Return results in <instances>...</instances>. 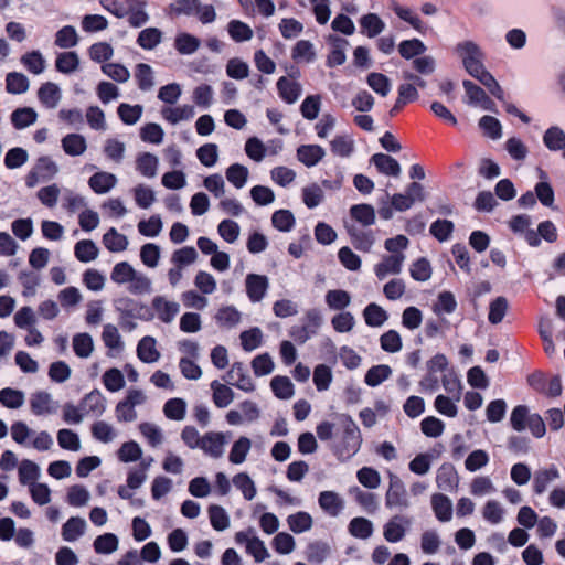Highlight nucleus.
<instances>
[{"label": "nucleus", "instance_id": "obj_38", "mask_svg": "<svg viewBox=\"0 0 565 565\" xmlns=\"http://www.w3.org/2000/svg\"><path fill=\"white\" fill-rule=\"evenodd\" d=\"M79 66V58L76 52L68 51L60 53L55 61V67L60 73L71 74Z\"/></svg>", "mask_w": 565, "mask_h": 565}, {"label": "nucleus", "instance_id": "obj_48", "mask_svg": "<svg viewBox=\"0 0 565 565\" xmlns=\"http://www.w3.org/2000/svg\"><path fill=\"white\" fill-rule=\"evenodd\" d=\"M78 43V34L74 26L65 25L55 34V45L61 49H70Z\"/></svg>", "mask_w": 565, "mask_h": 565}, {"label": "nucleus", "instance_id": "obj_20", "mask_svg": "<svg viewBox=\"0 0 565 565\" xmlns=\"http://www.w3.org/2000/svg\"><path fill=\"white\" fill-rule=\"evenodd\" d=\"M324 154V149L318 145H302L297 149L298 160L307 167L316 166Z\"/></svg>", "mask_w": 565, "mask_h": 565}, {"label": "nucleus", "instance_id": "obj_1", "mask_svg": "<svg viewBox=\"0 0 565 565\" xmlns=\"http://www.w3.org/2000/svg\"><path fill=\"white\" fill-rule=\"evenodd\" d=\"M343 435L340 445L335 449V455L341 459H349L355 455L362 445L360 428L349 415L341 416Z\"/></svg>", "mask_w": 565, "mask_h": 565}, {"label": "nucleus", "instance_id": "obj_32", "mask_svg": "<svg viewBox=\"0 0 565 565\" xmlns=\"http://www.w3.org/2000/svg\"><path fill=\"white\" fill-rule=\"evenodd\" d=\"M437 487L444 491H451L458 486V476L451 466H441L436 476Z\"/></svg>", "mask_w": 565, "mask_h": 565}, {"label": "nucleus", "instance_id": "obj_4", "mask_svg": "<svg viewBox=\"0 0 565 565\" xmlns=\"http://www.w3.org/2000/svg\"><path fill=\"white\" fill-rule=\"evenodd\" d=\"M385 505L388 509L404 510L409 507V500L403 481L395 475H390V484L385 493Z\"/></svg>", "mask_w": 565, "mask_h": 565}, {"label": "nucleus", "instance_id": "obj_52", "mask_svg": "<svg viewBox=\"0 0 565 565\" xmlns=\"http://www.w3.org/2000/svg\"><path fill=\"white\" fill-rule=\"evenodd\" d=\"M287 523L294 533H302L312 527L313 521L309 513L300 511L295 514H290L287 518Z\"/></svg>", "mask_w": 565, "mask_h": 565}, {"label": "nucleus", "instance_id": "obj_45", "mask_svg": "<svg viewBox=\"0 0 565 565\" xmlns=\"http://www.w3.org/2000/svg\"><path fill=\"white\" fill-rule=\"evenodd\" d=\"M349 532L354 537L366 540L373 534V523L362 516L353 518L349 523Z\"/></svg>", "mask_w": 565, "mask_h": 565}, {"label": "nucleus", "instance_id": "obj_10", "mask_svg": "<svg viewBox=\"0 0 565 565\" xmlns=\"http://www.w3.org/2000/svg\"><path fill=\"white\" fill-rule=\"evenodd\" d=\"M246 294L252 302H259L266 295L269 280L267 276L248 274L245 279Z\"/></svg>", "mask_w": 565, "mask_h": 565}, {"label": "nucleus", "instance_id": "obj_11", "mask_svg": "<svg viewBox=\"0 0 565 565\" xmlns=\"http://www.w3.org/2000/svg\"><path fill=\"white\" fill-rule=\"evenodd\" d=\"M225 381L244 392H253L255 390V385L242 362L232 364L231 370L225 376Z\"/></svg>", "mask_w": 565, "mask_h": 565}, {"label": "nucleus", "instance_id": "obj_56", "mask_svg": "<svg viewBox=\"0 0 565 565\" xmlns=\"http://www.w3.org/2000/svg\"><path fill=\"white\" fill-rule=\"evenodd\" d=\"M0 403L11 409L20 408L24 403V394L22 391L10 387L0 391Z\"/></svg>", "mask_w": 565, "mask_h": 565}, {"label": "nucleus", "instance_id": "obj_19", "mask_svg": "<svg viewBox=\"0 0 565 565\" xmlns=\"http://www.w3.org/2000/svg\"><path fill=\"white\" fill-rule=\"evenodd\" d=\"M137 355L143 363H154L160 359V352L156 348V339L143 337L137 345Z\"/></svg>", "mask_w": 565, "mask_h": 565}, {"label": "nucleus", "instance_id": "obj_63", "mask_svg": "<svg viewBox=\"0 0 565 565\" xmlns=\"http://www.w3.org/2000/svg\"><path fill=\"white\" fill-rule=\"evenodd\" d=\"M58 446L65 450L78 451L81 449V441L78 435L67 428L60 429L57 433Z\"/></svg>", "mask_w": 565, "mask_h": 565}, {"label": "nucleus", "instance_id": "obj_12", "mask_svg": "<svg viewBox=\"0 0 565 565\" xmlns=\"http://www.w3.org/2000/svg\"><path fill=\"white\" fill-rule=\"evenodd\" d=\"M151 305L158 319L164 323L172 322L180 311V305L178 302L170 301L163 296H156L152 299Z\"/></svg>", "mask_w": 565, "mask_h": 565}, {"label": "nucleus", "instance_id": "obj_30", "mask_svg": "<svg viewBox=\"0 0 565 565\" xmlns=\"http://www.w3.org/2000/svg\"><path fill=\"white\" fill-rule=\"evenodd\" d=\"M215 321L222 328H234L241 321V312L233 306L221 307L215 315Z\"/></svg>", "mask_w": 565, "mask_h": 565}, {"label": "nucleus", "instance_id": "obj_35", "mask_svg": "<svg viewBox=\"0 0 565 565\" xmlns=\"http://www.w3.org/2000/svg\"><path fill=\"white\" fill-rule=\"evenodd\" d=\"M103 244L108 250L118 253L127 248L128 239L124 234L118 233L116 228L111 227L104 234Z\"/></svg>", "mask_w": 565, "mask_h": 565}, {"label": "nucleus", "instance_id": "obj_47", "mask_svg": "<svg viewBox=\"0 0 565 565\" xmlns=\"http://www.w3.org/2000/svg\"><path fill=\"white\" fill-rule=\"evenodd\" d=\"M365 323L370 327H381L387 320L386 311L376 303H370L363 310Z\"/></svg>", "mask_w": 565, "mask_h": 565}, {"label": "nucleus", "instance_id": "obj_13", "mask_svg": "<svg viewBox=\"0 0 565 565\" xmlns=\"http://www.w3.org/2000/svg\"><path fill=\"white\" fill-rule=\"evenodd\" d=\"M114 306L121 319L142 318L141 311L145 308L143 305L128 296L115 299Z\"/></svg>", "mask_w": 565, "mask_h": 565}, {"label": "nucleus", "instance_id": "obj_27", "mask_svg": "<svg viewBox=\"0 0 565 565\" xmlns=\"http://www.w3.org/2000/svg\"><path fill=\"white\" fill-rule=\"evenodd\" d=\"M162 117L172 125L183 120H189L194 116V108L191 105H182L178 107H166L161 110Z\"/></svg>", "mask_w": 565, "mask_h": 565}, {"label": "nucleus", "instance_id": "obj_31", "mask_svg": "<svg viewBox=\"0 0 565 565\" xmlns=\"http://www.w3.org/2000/svg\"><path fill=\"white\" fill-rule=\"evenodd\" d=\"M38 114L31 107L17 108L11 114V122L15 129H24L36 121Z\"/></svg>", "mask_w": 565, "mask_h": 565}, {"label": "nucleus", "instance_id": "obj_36", "mask_svg": "<svg viewBox=\"0 0 565 565\" xmlns=\"http://www.w3.org/2000/svg\"><path fill=\"white\" fill-rule=\"evenodd\" d=\"M211 388L213 391V402L217 407L224 408L233 402L234 392L225 384H222L218 381H213L211 383Z\"/></svg>", "mask_w": 565, "mask_h": 565}, {"label": "nucleus", "instance_id": "obj_17", "mask_svg": "<svg viewBox=\"0 0 565 565\" xmlns=\"http://www.w3.org/2000/svg\"><path fill=\"white\" fill-rule=\"evenodd\" d=\"M88 184L95 193L104 194L117 184V177L110 172H96L89 178Z\"/></svg>", "mask_w": 565, "mask_h": 565}, {"label": "nucleus", "instance_id": "obj_18", "mask_svg": "<svg viewBox=\"0 0 565 565\" xmlns=\"http://www.w3.org/2000/svg\"><path fill=\"white\" fill-rule=\"evenodd\" d=\"M371 162L376 167L379 172L385 175L398 177L401 173L399 163L388 154L375 153L372 156Z\"/></svg>", "mask_w": 565, "mask_h": 565}, {"label": "nucleus", "instance_id": "obj_58", "mask_svg": "<svg viewBox=\"0 0 565 565\" xmlns=\"http://www.w3.org/2000/svg\"><path fill=\"white\" fill-rule=\"evenodd\" d=\"M143 107L141 105H129L122 103L119 105L117 113L119 118L126 125H135L141 117Z\"/></svg>", "mask_w": 565, "mask_h": 565}, {"label": "nucleus", "instance_id": "obj_49", "mask_svg": "<svg viewBox=\"0 0 565 565\" xmlns=\"http://www.w3.org/2000/svg\"><path fill=\"white\" fill-rule=\"evenodd\" d=\"M33 169L42 178L43 182L53 179L58 172L57 164L47 156L40 157L33 166Z\"/></svg>", "mask_w": 565, "mask_h": 565}, {"label": "nucleus", "instance_id": "obj_23", "mask_svg": "<svg viewBox=\"0 0 565 565\" xmlns=\"http://www.w3.org/2000/svg\"><path fill=\"white\" fill-rule=\"evenodd\" d=\"M352 245L361 252L367 253L371 250L375 237L372 231H363L356 227L349 228Z\"/></svg>", "mask_w": 565, "mask_h": 565}, {"label": "nucleus", "instance_id": "obj_59", "mask_svg": "<svg viewBox=\"0 0 565 565\" xmlns=\"http://www.w3.org/2000/svg\"><path fill=\"white\" fill-rule=\"evenodd\" d=\"M211 525L216 531H224L230 526V518L224 508L212 504L209 507Z\"/></svg>", "mask_w": 565, "mask_h": 565}, {"label": "nucleus", "instance_id": "obj_39", "mask_svg": "<svg viewBox=\"0 0 565 565\" xmlns=\"http://www.w3.org/2000/svg\"><path fill=\"white\" fill-rule=\"evenodd\" d=\"M30 82L29 78L18 72H11L7 74L6 77V88L10 94H23L29 89Z\"/></svg>", "mask_w": 565, "mask_h": 565}, {"label": "nucleus", "instance_id": "obj_55", "mask_svg": "<svg viewBox=\"0 0 565 565\" xmlns=\"http://www.w3.org/2000/svg\"><path fill=\"white\" fill-rule=\"evenodd\" d=\"M128 290L132 295L150 294L152 291V281L147 275L136 270L129 282Z\"/></svg>", "mask_w": 565, "mask_h": 565}, {"label": "nucleus", "instance_id": "obj_60", "mask_svg": "<svg viewBox=\"0 0 565 565\" xmlns=\"http://www.w3.org/2000/svg\"><path fill=\"white\" fill-rule=\"evenodd\" d=\"M326 302L333 310H342L350 305L351 297L345 290H329L326 295Z\"/></svg>", "mask_w": 565, "mask_h": 565}, {"label": "nucleus", "instance_id": "obj_61", "mask_svg": "<svg viewBox=\"0 0 565 565\" xmlns=\"http://www.w3.org/2000/svg\"><path fill=\"white\" fill-rule=\"evenodd\" d=\"M350 213L354 220H356L364 226L372 225L375 222V211L372 205H369V204L353 205L350 210Z\"/></svg>", "mask_w": 565, "mask_h": 565}, {"label": "nucleus", "instance_id": "obj_50", "mask_svg": "<svg viewBox=\"0 0 565 565\" xmlns=\"http://www.w3.org/2000/svg\"><path fill=\"white\" fill-rule=\"evenodd\" d=\"M392 374V369L386 364H380L372 366L365 374L364 382L371 386L375 387L380 385L382 382L387 380Z\"/></svg>", "mask_w": 565, "mask_h": 565}, {"label": "nucleus", "instance_id": "obj_41", "mask_svg": "<svg viewBox=\"0 0 565 565\" xmlns=\"http://www.w3.org/2000/svg\"><path fill=\"white\" fill-rule=\"evenodd\" d=\"M201 45V41L189 33H180L174 40L175 50L183 55L193 54Z\"/></svg>", "mask_w": 565, "mask_h": 565}, {"label": "nucleus", "instance_id": "obj_28", "mask_svg": "<svg viewBox=\"0 0 565 565\" xmlns=\"http://www.w3.org/2000/svg\"><path fill=\"white\" fill-rule=\"evenodd\" d=\"M40 102L47 108H55L61 99V90L54 83L47 82L38 90Z\"/></svg>", "mask_w": 565, "mask_h": 565}, {"label": "nucleus", "instance_id": "obj_2", "mask_svg": "<svg viewBox=\"0 0 565 565\" xmlns=\"http://www.w3.org/2000/svg\"><path fill=\"white\" fill-rule=\"evenodd\" d=\"M456 51L462 60L466 71L473 77L486 68L481 62L482 54L478 45L471 41L457 44Z\"/></svg>", "mask_w": 565, "mask_h": 565}, {"label": "nucleus", "instance_id": "obj_3", "mask_svg": "<svg viewBox=\"0 0 565 565\" xmlns=\"http://www.w3.org/2000/svg\"><path fill=\"white\" fill-rule=\"evenodd\" d=\"M322 323V316L318 309H309L305 313L303 324L295 326L290 330V337L298 343H305L313 334L317 333L318 329Z\"/></svg>", "mask_w": 565, "mask_h": 565}, {"label": "nucleus", "instance_id": "obj_42", "mask_svg": "<svg viewBox=\"0 0 565 565\" xmlns=\"http://www.w3.org/2000/svg\"><path fill=\"white\" fill-rule=\"evenodd\" d=\"M40 477V467L29 459H23L19 466V481L21 484L35 483Z\"/></svg>", "mask_w": 565, "mask_h": 565}, {"label": "nucleus", "instance_id": "obj_37", "mask_svg": "<svg viewBox=\"0 0 565 565\" xmlns=\"http://www.w3.org/2000/svg\"><path fill=\"white\" fill-rule=\"evenodd\" d=\"M92 436L103 443H111L117 437L116 429L105 420H97L90 427Z\"/></svg>", "mask_w": 565, "mask_h": 565}, {"label": "nucleus", "instance_id": "obj_34", "mask_svg": "<svg viewBox=\"0 0 565 565\" xmlns=\"http://www.w3.org/2000/svg\"><path fill=\"white\" fill-rule=\"evenodd\" d=\"M360 25L362 33L366 34L369 38H375L385 28L383 20L375 13H367L361 17Z\"/></svg>", "mask_w": 565, "mask_h": 565}, {"label": "nucleus", "instance_id": "obj_15", "mask_svg": "<svg viewBox=\"0 0 565 565\" xmlns=\"http://www.w3.org/2000/svg\"><path fill=\"white\" fill-rule=\"evenodd\" d=\"M30 407L34 415L52 414L56 411L55 403L47 392H35L31 395Z\"/></svg>", "mask_w": 565, "mask_h": 565}, {"label": "nucleus", "instance_id": "obj_57", "mask_svg": "<svg viewBox=\"0 0 565 565\" xmlns=\"http://www.w3.org/2000/svg\"><path fill=\"white\" fill-rule=\"evenodd\" d=\"M198 259V252L192 246H185L173 252L171 263L179 267H186Z\"/></svg>", "mask_w": 565, "mask_h": 565}, {"label": "nucleus", "instance_id": "obj_54", "mask_svg": "<svg viewBox=\"0 0 565 565\" xmlns=\"http://www.w3.org/2000/svg\"><path fill=\"white\" fill-rule=\"evenodd\" d=\"M136 269L128 262L117 263L111 273L110 279L118 285L129 284Z\"/></svg>", "mask_w": 565, "mask_h": 565}, {"label": "nucleus", "instance_id": "obj_21", "mask_svg": "<svg viewBox=\"0 0 565 565\" xmlns=\"http://www.w3.org/2000/svg\"><path fill=\"white\" fill-rule=\"evenodd\" d=\"M543 142L551 151H562L565 159V132L563 129L557 126L548 128L543 136Z\"/></svg>", "mask_w": 565, "mask_h": 565}, {"label": "nucleus", "instance_id": "obj_64", "mask_svg": "<svg viewBox=\"0 0 565 565\" xmlns=\"http://www.w3.org/2000/svg\"><path fill=\"white\" fill-rule=\"evenodd\" d=\"M431 273L430 263L425 257L414 262L409 268L411 277L416 281H427L431 277Z\"/></svg>", "mask_w": 565, "mask_h": 565}, {"label": "nucleus", "instance_id": "obj_29", "mask_svg": "<svg viewBox=\"0 0 565 565\" xmlns=\"http://www.w3.org/2000/svg\"><path fill=\"white\" fill-rule=\"evenodd\" d=\"M559 478L558 469L555 466L548 469L537 470L534 475L533 489L535 493L542 494L550 482Z\"/></svg>", "mask_w": 565, "mask_h": 565}, {"label": "nucleus", "instance_id": "obj_33", "mask_svg": "<svg viewBox=\"0 0 565 565\" xmlns=\"http://www.w3.org/2000/svg\"><path fill=\"white\" fill-rule=\"evenodd\" d=\"M99 249L90 239H82L75 244L74 254L82 263H89L98 257Z\"/></svg>", "mask_w": 565, "mask_h": 565}, {"label": "nucleus", "instance_id": "obj_16", "mask_svg": "<svg viewBox=\"0 0 565 565\" xmlns=\"http://www.w3.org/2000/svg\"><path fill=\"white\" fill-rule=\"evenodd\" d=\"M328 41L332 46L327 60L328 66L342 65L345 62V49L349 46V42L338 35H329Z\"/></svg>", "mask_w": 565, "mask_h": 565}, {"label": "nucleus", "instance_id": "obj_8", "mask_svg": "<svg viewBox=\"0 0 565 565\" xmlns=\"http://www.w3.org/2000/svg\"><path fill=\"white\" fill-rule=\"evenodd\" d=\"M405 259V254L383 256L382 260L374 267L376 277L383 280L388 275H398L402 271Z\"/></svg>", "mask_w": 565, "mask_h": 565}, {"label": "nucleus", "instance_id": "obj_25", "mask_svg": "<svg viewBox=\"0 0 565 565\" xmlns=\"http://www.w3.org/2000/svg\"><path fill=\"white\" fill-rule=\"evenodd\" d=\"M431 507L436 518L441 522L451 520L452 504L448 497L441 493H436L431 497Z\"/></svg>", "mask_w": 565, "mask_h": 565}, {"label": "nucleus", "instance_id": "obj_14", "mask_svg": "<svg viewBox=\"0 0 565 565\" xmlns=\"http://www.w3.org/2000/svg\"><path fill=\"white\" fill-rule=\"evenodd\" d=\"M319 507L330 516H338L343 508V499L334 491H322L318 498Z\"/></svg>", "mask_w": 565, "mask_h": 565}, {"label": "nucleus", "instance_id": "obj_46", "mask_svg": "<svg viewBox=\"0 0 565 565\" xmlns=\"http://www.w3.org/2000/svg\"><path fill=\"white\" fill-rule=\"evenodd\" d=\"M73 349L78 358L86 359L90 356L94 350V341L90 334L77 333L73 337Z\"/></svg>", "mask_w": 565, "mask_h": 565}, {"label": "nucleus", "instance_id": "obj_6", "mask_svg": "<svg viewBox=\"0 0 565 565\" xmlns=\"http://www.w3.org/2000/svg\"><path fill=\"white\" fill-rule=\"evenodd\" d=\"M227 444L226 436L218 431H207L202 436L200 449L212 458H221L224 454L225 445Z\"/></svg>", "mask_w": 565, "mask_h": 565}, {"label": "nucleus", "instance_id": "obj_43", "mask_svg": "<svg viewBox=\"0 0 565 565\" xmlns=\"http://www.w3.org/2000/svg\"><path fill=\"white\" fill-rule=\"evenodd\" d=\"M102 340L105 347L110 350L119 352L124 349V342L121 340V335L118 331V328L111 323H107L104 326L102 332Z\"/></svg>", "mask_w": 565, "mask_h": 565}, {"label": "nucleus", "instance_id": "obj_53", "mask_svg": "<svg viewBox=\"0 0 565 565\" xmlns=\"http://www.w3.org/2000/svg\"><path fill=\"white\" fill-rule=\"evenodd\" d=\"M158 158L149 152H145L137 158V170L147 178H153L157 174Z\"/></svg>", "mask_w": 565, "mask_h": 565}, {"label": "nucleus", "instance_id": "obj_7", "mask_svg": "<svg viewBox=\"0 0 565 565\" xmlns=\"http://www.w3.org/2000/svg\"><path fill=\"white\" fill-rule=\"evenodd\" d=\"M235 541L238 544H245L247 553L253 555L257 563L265 561L268 556L264 542L252 535L250 532H237L235 534Z\"/></svg>", "mask_w": 565, "mask_h": 565}, {"label": "nucleus", "instance_id": "obj_62", "mask_svg": "<svg viewBox=\"0 0 565 565\" xmlns=\"http://www.w3.org/2000/svg\"><path fill=\"white\" fill-rule=\"evenodd\" d=\"M234 486L242 491L244 498L248 501L253 500L256 495V487L254 481L246 472L237 473L233 478Z\"/></svg>", "mask_w": 565, "mask_h": 565}, {"label": "nucleus", "instance_id": "obj_22", "mask_svg": "<svg viewBox=\"0 0 565 565\" xmlns=\"http://www.w3.org/2000/svg\"><path fill=\"white\" fill-rule=\"evenodd\" d=\"M277 89L279 96L287 103L294 104L301 94V86L299 83L282 76L277 82Z\"/></svg>", "mask_w": 565, "mask_h": 565}, {"label": "nucleus", "instance_id": "obj_44", "mask_svg": "<svg viewBox=\"0 0 565 565\" xmlns=\"http://www.w3.org/2000/svg\"><path fill=\"white\" fill-rule=\"evenodd\" d=\"M248 174V169L241 163H233L225 171L227 181L236 189H242L246 184Z\"/></svg>", "mask_w": 565, "mask_h": 565}, {"label": "nucleus", "instance_id": "obj_40", "mask_svg": "<svg viewBox=\"0 0 565 565\" xmlns=\"http://www.w3.org/2000/svg\"><path fill=\"white\" fill-rule=\"evenodd\" d=\"M250 448V439L244 436L239 437L232 446V449L228 455V460L234 465H239L244 462Z\"/></svg>", "mask_w": 565, "mask_h": 565}, {"label": "nucleus", "instance_id": "obj_5", "mask_svg": "<svg viewBox=\"0 0 565 565\" xmlns=\"http://www.w3.org/2000/svg\"><path fill=\"white\" fill-rule=\"evenodd\" d=\"M413 523L412 518L404 514L393 515L383 526V536L387 542L402 541Z\"/></svg>", "mask_w": 565, "mask_h": 565}, {"label": "nucleus", "instance_id": "obj_9", "mask_svg": "<svg viewBox=\"0 0 565 565\" xmlns=\"http://www.w3.org/2000/svg\"><path fill=\"white\" fill-rule=\"evenodd\" d=\"M85 416L100 417L106 411V398L98 390H93L79 402Z\"/></svg>", "mask_w": 565, "mask_h": 565}, {"label": "nucleus", "instance_id": "obj_51", "mask_svg": "<svg viewBox=\"0 0 565 565\" xmlns=\"http://www.w3.org/2000/svg\"><path fill=\"white\" fill-rule=\"evenodd\" d=\"M270 386L274 394L280 399H289L294 395V385L287 376L277 375L273 377Z\"/></svg>", "mask_w": 565, "mask_h": 565}, {"label": "nucleus", "instance_id": "obj_26", "mask_svg": "<svg viewBox=\"0 0 565 565\" xmlns=\"http://www.w3.org/2000/svg\"><path fill=\"white\" fill-rule=\"evenodd\" d=\"M62 148L68 156H81L87 149L86 139L79 134H68L62 139Z\"/></svg>", "mask_w": 565, "mask_h": 565}, {"label": "nucleus", "instance_id": "obj_24", "mask_svg": "<svg viewBox=\"0 0 565 565\" xmlns=\"http://www.w3.org/2000/svg\"><path fill=\"white\" fill-rule=\"evenodd\" d=\"M85 530L86 521L79 516H72L62 527V537L64 541L73 542L81 537Z\"/></svg>", "mask_w": 565, "mask_h": 565}]
</instances>
